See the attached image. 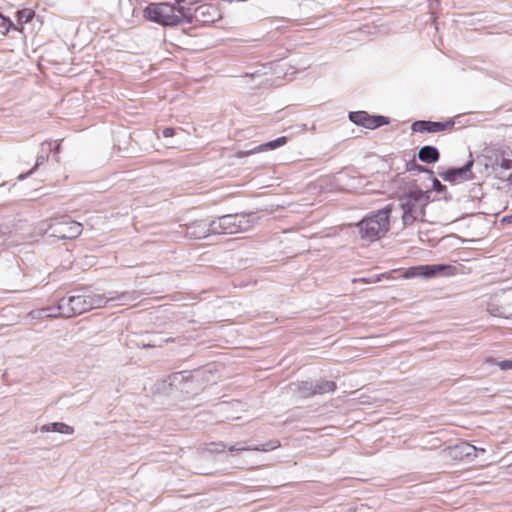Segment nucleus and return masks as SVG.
<instances>
[{"mask_svg":"<svg viewBox=\"0 0 512 512\" xmlns=\"http://www.w3.org/2000/svg\"><path fill=\"white\" fill-rule=\"evenodd\" d=\"M429 202L428 192L419 189H411L399 197V208L402 211L403 226H410L415 221L422 219L425 207Z\"/></svg>","mask_w":512,"mask_h":512,"instance_id":"1","label":"nucleus"},{"mask_svg":"<svg viewBox=\"0 0 512 512\" xmlns=\"http://www.w3.org/2000/svg\"><path fill=\"white\" fill-rule=\"evenodd\" d=\"M390 205L358 222L361 238L374 241L385 236L389 230Z\"/></svg>","mask_w":512,"mask_h":512,"instance_id":"2","label":"nucleus"},{"mask_svg":"<svg viewBox=\"0 0 512 512\" xmlns=\"http://www.w3.org/2000/svg\"><path fill=\"white\" fill-rule=\"evenodd\" d=\"M256 223L254 215L228 214L211 220L212 234H236L250 230Z\"/></svg>","mask_w":512,"mask_h":512,"instance_id":"3","label":"nucleus"},{"mask_svg":"<svg viewBox=\"0 0 512 512\" xmlns=\"http://www.w3.org/2000/svg\"><path fill=\"white\" fill-rule=\"evenodd\" d=\"M40 229L48 237L71 240L82 233L83 227L81 223L70 219V217L61 216L43 222Z\"/></svg>","mask_w":512,"mask_h":512,"instance_id":"4","label":"nucleus"},{"mask_svg":"<svg viewBox=\"0 0 512 512\" xmlns=\"http://www.w3.org/2000/svg\"><path fill=\"white\" fill-rule=\"evenodd\" d=\"M144 17L163 26H175L181 23V16L176 14L174 5L153 3L144 9Z\"/></svg>","mask_w":512,"mask_h":512,"instance_id":"5","label":"nucleus"},{"mask_svg":"<svg viewBox=\"0 0 512 512\" xmlns=\"http://www.w3.org/2000/svg\"><path fill=\"white\" fill-rule=\"evenodd\" d=\"M139 297L140 293L138 291H126L120 294L110 292L108 295L99 293L85 295L89 310L102 308L109 302H116L119 305H127L138 300Z\"/></svg>","mask_w":512,"mask_h":512,"instance_id":"6","label":"nucleus"},{"mask_svg":"<svg viewBox=\"0 0 512 512\" xmlns=\"http://www.w3.org/2000/svg\"><path fill=\"white\" fill-rule=\"evenodd\" d=\"M456 268L446 264H435V265H419L408 268L403 277L405 279L411 278H434L439 275L450 276L454 275Z\"/></svg>","mask_w":512,"mask_h":512,"instance_id":"7","label":"nucleus"},{"mask_svg":"<svg viewBox=\"0 0 512 512\" xmlns=\"http://www.w3.org/2000/svg\"><path fill=\"white\" fill-rule=\"evenodd\" d=\"M58 314L61 317L70 318L89 311L85 295H72L59 300Z\"/></svg>","mask_w":512,"mask_h":512,"instance_id":"8","label":"nucleus"},{"mask_svg":"<svg viewBox=\"0 0 512 512\" xmlns=\"http://www.w3.org/2000/svg\"><path fill=\"white\" fill-rule=\"evenodd\" d=\"M349 119L358 126L367 129H375L389 123V119L385 116H370L365 111H355L349 113Z\"/></svg>","mask_w":512,"mask_h":512,"instance_id":"9","label":"nucleus"},{"mask_svg":"<svg viewBox=\"0 0 512 512\" xmlns=\"http://www.w3.org/2000/svg\"><path fill=\"white\" fill-rule=\"evenodd\" d=\"M211 220H196L185 225L186 236L191 239H202L212 234Z\"/></svg>","mask_w":512,"mask_h":512,"instance_id":"10","label":"nucleus"},{"mask_svg":"<svg viewBox=\"0 0 512 512\" xmlns=\"http://www.w3.org/2000/svg\"><path fill=\"white\" fill-rule=\"evenodd\" d=\"M447 450L449 456L454 460H462L464 458L475 457L476 451H485L483 448H477L466 442H460L454 446H449Z\"/></svg>","mask_w":512,"mask_h":512,"instance_id":"11","label":"nucleus"},{"mask_svg":"<svg viewBox=\"0 0 512 512\" xmlns=\"http://www.w3.org/2000/svg\"><path fill=\"white\" fill-rule=\"evenodd\" d=\"M491 168L496 178L504 180L505 172L512 169V158L506 156L505 153H501L495 157Z\"/></svg>","mask_w":512,"mask_h":512,"instance_id":"12","label":"nucleus"},{"mask_svg":"<svg viewBox=\"0 0 512 512\" xmlns=\"http://www.w3.org/2000/svg\"><path fill=\"white\" fill-rule=\"evenodd\" d=\"M279 446H280V442L278 440H270L264 444H261V445L255 446V447L247 446L244 442H238V443L231 445L228 449L231 452L250 451V450L266 452V451L274 450V449L278 448Z\"/></svg>","mask_w":512,"mask_h":512,"instance_id":"13","label":"nucleus"},{"mask_svg":"<svg viewBox=\"0 0 512 512\" xmlns=\"http://www.w3.org/2000/svg\"><path fill=\"white\" fill-rule=\"evenodd\" d=\"M474 161L471 159L469 160L464 166L459 168H451L448 169L446 172L441 173L440 176L445 180L449 182H453L458 178H464L467 179V175L470 172Z\"/></svg>","mask_w":512,"mask_h":512,"instance_id":"14","label":"nucleus"},{"mask_svg":"<svg viewBox=\"0 0 512 512\" xmlns=\"http://www.w3.org/2000/svg\"><path fill=\"white\" fill-rule=\"evenodd\" d=\"M287 143V137L285 136H282V137H279L275 140H272V141H269L267 143H264V144H261L259 146H256L254 147L253 149L249 150V151H241V152H238V157H244V156H248L252 153H257V152H261V151H264V150H274L278 147H281V146H284L285 144Z\"/></svg>","mask_w":512,"mask_h":512,"instance_id":"15","label":"nucleus"},{"mask_svg":"<svg viewBox=\"0 0 512 512\" xmlns=\"http://www.w3.org/2000/svg\"><path fill=\"white\" fill-rule=\"evenodd\" d=\"M290 390L298 398H308L315 395L314 383L309 381L292 383L290 385Z\"/></svg>","mask_w":512,"mask_h":512,"instance_id":"16","label":"nucleus"},{"mask_svg":"<svg viewBox=\"0 0 512 512\" xmlns=\"http://www.w3.org/2000/svg\"><path fill=\"white\" fill-rule=\"evenodd\" d=\"M512 309V297L507 302L506 305H499L495 303L494 301H490L487 304V311L490 313V315L495 317H504V318H510L512 317L511 313Z\"/></svg>","mask_w":512,"mask_h":512,"instance_id":"17","label":"nucleus"},{"mask_svg":"<svg viewBox=\"0 0 512 512\" xmlns=\"http://www.w3.org/2000/svg\"><path fill=\"white\" fill-rule=\"evenodd\" d=\"M441 127L439 122L419 120L412 124L411 129L413 132L419 133H438Z\"/></svg>","mask_w":512,"mask_h":512,"instance_id":"18","label":"nucleus"},{"mask_svg":"<svg viewBox=\"0 0 512 512\" xmlns=\"http://www.w3.org/2000/svg\"><path fill=\"white\" fill-rule=\"evenodd\" d=\"M439 151L436 147L425 145L420 148L418 158L425 163H435L439 160Z\"/></svg>","mask_w":512,"mask_h":512,"instance_id":"19","label":"nucleus"},{"mask_svg":"<svg viewBox=\"0 0 512 512\" xmlns=\"http://www.w3.org/2000/svg\"><path fill=\"white\" fill-rule=\"evenodd\" d=\"M176 8V14L181 16V22L185 20L187 23H192L193 19L197 17V14L204 15L206 13V10L209 9L208 6H199L195 9V16L191 13L190 9H186L182 6H177Z\"/></svg>","mask_w":512,"mask_h":512,"instance_id":"20","label":"nucleus"},{"mask_svg":"<svg viewBox=\"0 0 512 512\" xmlns=\"http://www.w3.org/2000/svg\"><path fill=\"white\" fill-rule=\"evenodd\" d=\"M40 430L42 432H58L61 434H72L74 432V428L72 426L63 422H54L43 425Z\"/></svg>","mask_w":512,"mask_h":512,"instance_id":"21","label":"nucleus"},{"mask_svg":"<svg viewBox=\"0 0 512 512\" xmlns=\"http://www.w3.org/2000/svg\"><path fill=\"white\" fill-rule=\"evenodd\" d=\"M336 388V384L333 381L320 380L314 383L315 395H322L325 393L333 392Z\"/></svg>","mask_w":512,"mask_h":512,"instance_id":"22","label":"nucleus"},{"mask_svg":"<svg viewBox=\"0 0 512 512\" xmlns=\"http://www.w3.org/2000/svg\"><path fill=\"white\" fill-rule=\"evenodd\" d=\"M51 150H52L51 142H44V143H42V151L43 152L40 155L37 156L35 166L30 171V173L33 172L38 167H40L41 165H43L48 160L49 153H50Z\"/></svg>","mask_w":512,"mask_h":512,"instance_id":"23","label":"nucleus"},{"mask_svg":"<svg viewBox=\"0 0 512 512\" xmlns=\"http://www.w3.org/2000/svg\"><path fill=\"white\" fill-rule=\"evenodd\" d=\"M35 12L31 9H23L17 13L18 22L21 24L28 23L34 17Z\"/></svg>","mask_w":512,"mask_h":512,"instance_id":"24","label":"nucleus"},{"mask_svg":"<svg viewBox=\"0 0 512 512\" xmlns=\"http://www.w3.org/2000/svg\"><path fill=\"white\" fill-rule=\"evenodd\" d=\"M13 26V23L6 17L0 14V31L3 35H6L10 28Z\"/></svg>","mask_w":512,"mask_h":512,"instance_id":"25","label":"nucleus"},{"mask_svg":"<svg viewBox=\"0 0 512 512\" xmlns=\"http://www.w3.org/2000/svg\"><path fill=\"white\" fill-rule=\"evenodd\" d=\"M497 365L501 370H509L512 369V360H503L500 362H497Z\"/></svg>","mask_w":512,"mask_h":512,"instance_id":"26","label":"nucleus"},{"mask_svg":"<svg viewBox=\"0 0 512 512\" xmlns=\"http://www.w3.org/2000/svg\"><path fill=\"white\" fill-rule=\"evenodd\" d=\"M44 312H46L45 315L47 317H58V316H61L60 314H58L57 306L56 307H49V308L45 309Z\"/></svg>","mask_w":512,"mask_h":512,"instance_id":"27","label":"nucleus"},{"mask_svg":"<svg viewBox=\"0 0 512 512\" xmlns=\"http://www.w3.org/2000/svg\"><path fill=\"white\" fill-rule=\"evenodd\" d=\"M455 122L453 120H448L446 122H439V125L442 126L440 128V132L446 129H450L454 126Z\"/></svg>","mask_w":512,"mask_h":512,"instance_id":"28","label":"nucleus"},{"mask_svg":"<svg viewBox=\"0 0 512 512\" xmlns=\"http://www.w3.org/2000/svg\"><path fill=\"white\" fill-rule=\"evenodd\" d=\"M433 188L437 192H442L446 189V187L436 178L433 180Z\"/></svg>","mask_w":512,"mask_h":512,"instance_id":"29","label":"nucleus"},{"mask_svg":"<svg viewBox=\"0 0 512 512\" xmlns=\"http://www.w3.org/2000/svg\"><path fill=\"white\" fill-rule=\"evenodd\" d=\"M174 133H175V130L173 128H170V127H166L162 131V135L165 138L172 137L174 135Z\"/></svg>","mask_w":512,"mask_h":512,"instance_id":"30","label":"nucleus"},{"mask_svg":"<svg viewBox=\"0 0 512 512\" xmlns=\"http://www.w3.org/2000/svg\"><path fill=\"white\" fill-rule=\"evenodd\" d=\"M162 345V341H157V340H153L149 343H143L142 344V347L143 348H146V347H156V346H161Z\"/></svg>","mask_w":512,"mask_h":512,"instance_id":"31","label":"nucleus"},{"mask_svg":"<svg viewBox=\"0 0 512 512\" xmlns=\"http://www.w3.org/2000/svg\"><path fill=\"white\" fill-rule=\"evenodd\" d=\"M180 378L181 379L183 378V374L182 373H174V374H172L171 376H169L170 384H172L173 382L179 380Z\"/></svg>","mask_w":512,"mask_h":512,"instance_id":"32","label":"nucleus"},{"mask_svg":"<svg viewBox=\"0 0 512 512\" xmlns=\"http://www.w3.org/2000/svg\"><path fill=\"white\" fill-rule=\"evenodd\" d=\"M503 181L507 182V185L509 187H511V190H512V173H510L509 175H505V178Z\"/></svg>","mask_w":512,"mask_h":512,"instance_id":"33","label":"nucleus"},{"mask_svg":"<svg viewBox=\"0 0 512 512\" xmlns=\"http://www.w3.org/2000/svg\"><path fill=\"white\" fill-rule=\"evenodd\" d=\"M216 448L215 451H223L226 448V445L224 443H218L215 444Z\"/></svg>","mask_w":512,"mask_h":512,"instance_id":"34","label":"nucleus"},{"mask_svg":"<svg viewBox=\"0 0 512 512\" xmlns=\"http://www.w3.org/2000/svg\"><path fill=\"white\" fill-rule=\"evenodd\" d=\"M502 221L508 224H512V214L503 217Z\"/></svg>","mask_w":512,"mask_h":512,"instance_id":"35","label":"nucleus"},{"mask_svg":"<svg viewBox=\"0 0 512 512\" xmlns=\"http://www.w3.org/2000/svg\"><path fill=\"white\" fill-rule=\"evenodd\" d=\"M60 143H58L55 148L53 149L55 153H59L60 152Z\"/></svg>","mask_w":512,"mask_h":512,"instance_id":"36","label":"nucleus"},{"mask_svg":"<svg viewBox=\"0 0 512 512\" xmlns=\"http://www.w3.org/2000/svg\"><path fill=\"white\" fill-rule=\"evenodd\" d=\"M417 168H418V171H427V169L423 166H420V165H416Z\"/></svg>","mask_w":512,"mask_h":512,"instance_id":"37","label":"nucleus"},{"mask_svg":"<svg viewBox=\"0 0 512 512\" xmlns=\"http://www.w3.org/2000/svg\"><path fill=\"white\" fill-rule=\"evenodd\" d=\"M5 231L3 230V228L0 226V235L4 234Z\"/></svg>","mask_w":512,"mask_h":512,"instance_id":"38","label":"nucleus"}]
</instances>
